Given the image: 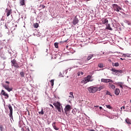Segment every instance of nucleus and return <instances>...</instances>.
<instances>
[{
    "label": "nucleus",
    "instance_id": "1",
    "mask_svg": "<svg viewBox=\"0 0 131 131\" xmlns=\"http://www.w3.org/2000/svg\"><path fill=\"white\" fill-rule=\"evenodd\" d=\"M88 91L89 93H92L94 94L96 92H100V91H101V87L92 86L88 88Z\"/></svg>",
    "mask_w": 131,
    "mask_h": 131
},
{
    "label": "nucleus",
    "instance_id": "2",
    "mask_svg": "<svg viewBox=\"0 0 131 131\" xmlns=\"http://www.w3.org/2000/svg\"><path fill=\"white\" fill-rule=\"evenodd\" d=\"M54 106L56 108L57 110H58V112L61 113V110H62V112L63 111V106H62V105H61V103L59 102H56L53 103Z\"/></svg>",
    "mask_w": 131,
    "mask_h": 131
},
{
    "label": "nucleus",
    "instance_id": "3",
    "mask_svg": "<svg viewBox=\"0 0 131 131\" xmlns=\"http://www.w3.org/2000/svg\"><path fill=\"white\" fill-rule=\"evenodd\" d=\"M113 8L114 11L116 12H120V10H122V8L121 7L118 6L117 4H113Z\"/></svg>",
    "mask_w": 131,
    "mask_h": 131
},
{
    "label": "nucleus",
    "instance_id": "4",
    "mask_svg": "<svg viewBox=\"0 0 131 131\" xmlns=\"http://www.w3.org/2000/svg\"><path fill=\"white\" fill-rule=\"evenodd\" d=\"M11 66L14 67L15 68L18 69L19 68V64L17 63V61L15 59H13L11 60Z\"/></svg>",
    "mask_w": 131,
    "mask_h": 131
},
{
    "label": "nucleus",
    "instance_id": "5",
    "mask_svg": "<svg viewBox=\"0 0 131 131\" xmlns=\"http://www.w3.org/2000/svg\"><path fill=\"white\" fill-rule=\"evenodd\" d=\"M101 82H104L105 83H108V82H111L112 83H114V81L111 80V79H104L102 78L101 80Z\"/></svg>",
    "mask_w": 131,
    "mask_h": 131
},
{
    "label": "nucleus",
    "instance_id": "6",
    "mask_svg": "<svg viewBox=\"0 0 131 131\" xmlns=\"http://www.w3.org/2000/svg\"><path fill=\"white\" fill-rule=\"evenodd\" d=\"M74 100V96L73 95V92L70 93V96H69V98L68 100L69 103H71V101H73Z\"/></svg>",
    "mask_w": 131,
    "mask_h": 131
},
{
    "label": "nucleus",
    "instance_id": "7",
    "mask_svg": "<svg viewBox=\"0 0 131 131\" xmlns=\"http://www.w3.org/2000/svg\"><path fill=\"white\" fill-rule=\"evenodd\" d=\"M111 71H113V72L115 73V74L116 75H118L119 73H122V70H116L114 68L112 69Z\"/></svg>",
    "mask_w": 131,
    "mask_h": 131
},
{
    "label": "nucleus",
    "instance_id": "8",
    "mask_svg": "<svg viewBox=\"0 0 131 131\" xmlns=\"http://www.w3.org/2000/svg\"><path fill=\"white\" fill-rule=\"evenodd\" d=\"M8 108L10 110L9 116L10 117H13V107H12V105L9 104Z\"/></svg>",
    "mask_w": 131,
    "mask_h": 131
},
{
    "label": "nucleus",
    "instance_id": "9",
    "mask_svg": "<svg viewBox=\"0 0 131 131\" xmlns=\"http://www.w3.org/2000/svg\"><path fill=\"white\" fill-rule=\"evenodd\" d=\"M79 22V20L77 18V16H76L73 20L72 24L73 25H76Z\"/></svg>",
    "mask_w": 131,
    "mask_h": 131
},
{
    "label": "nucleus",
    "instance_id": "10",
    "mask_svg": "<svg viewBox=\"0 0 131 131\" xmlns=\"http://www.w3.org/2000/svg\"><path fill=\"white\" fill-rule=\"evenodd\" d=\"M1 94L3 95V96H4L5 97V99H8L9 98V94H8L7 93H6L4 90H2L1 92Z\"/></svg>",
    "mask_w": 131,
    "mask_h": 131
},
{
    "label": "nucleus",
    "instance_id": "11",
    "mask_svg": "<svg viewBox=\"0 0 131 131\" xmlns=\"http://www.w3.org/2000/svg\"><path fill=\"white\" fill-rule=\"evenodd\" d=\"M71 109H72V106L69 104H67L64 108V110L66 111H71Z\"/></svg>",
    "mask_w": 131,
    "mask_h": 131
},
{
    "label": "nucleus",
    "instance_id": "12",
    "mask_svg": "<svg viewBox=\"0 0 131 131\" xmlns=\"http://www.w3.org/2000/svg\"><path fill=\"white\" fill-rule=\"evenodd\" d=\"M3 88L7 90L8 92H11L13 89L9 88V85H3Z\"/></svg>",
    "mask_w": 131,
    "mask_h": 131
},
{
    "label": "nucleus",
    "instance_id": "13",
    "mask_svg": "<svg viewBox=\"0 0 131 131\" xmlns=\"http://www.w3.org/2000/svg\"><path fill=\"white\" fill-rule=\"evenodd\" d=\"M113 83H111H111L110 82V83H108V88L111 90H114V89H115V85Z\"/></svg>",
    "mask_w": 131,
    "mask_h": 131
},
{
    "label": "nucleus",
    "instance_id": "14",
    "mask_svg": "<svg viewBox=\"0 0 131 131\" xmlns=\"http://www.w3.org/2000/svg\"><path fill=\"white\" fill-rule=\"evenodd\" d=\"M6 11H7V17H9V16H10V14H12V10H9L8 9H7L6 10Z\"/></svg>",
    "mask_w": 131,
    "mask_h": 131
},
{
    "label": "nucleus",
    "instance_id": "15",
    "mask_svg": "<svg viewBox=\"0 0 131 131\" xmlns=\"http://www.w3.org/2000/svg\"><path fill=\"white\" fill-rule=\"evenodd\" d=\"M52 126L53 127V128H54V129H55V130H59V128L57 127V126H56V122H54L52 123Z\"/></svg>",
    "mask_w": 131,
    "mask_h": 131
},
{
    "label": "nucleus",
    "instance_id": "16",
    "mask_svg": "<svg viewBox=\"0 0 131 131\" xmlns=\"http://www.w3.org/2000/svg\"><path fill=\"white\" fill-rule=\"evenodd\" d=\"M120 93V90L119 89H116L115 90V94L116 96H118Z\"/></svg>",
    "mask_w": 131,
    "mask_h": 131
},
{
    "label": "nucleus",
    "instance_id": "17",
    "mask_svg": "<svg viewBox=\"0 0 131 131\" xmlns=\"http://www.w3.org/2000/svg\"><path fill=\"white\" fill-rule=\"evenodd\" d=\"M19 4L20 6H25V0H19Z\"/></svg>",
    "mask_w": 131,
    "mask_h": 131
},
{
    "label": "nucleus",
    "instance_id": "18",
    "mask_svg": "<svg viewBox=\"0 0 131 131\" xmlns=\"http://www.w3.org/2000/svg\"><path fill=\"white\" fill-rule=\"evenodd\" d=\"M94 57V54H90L88 57H87V61H90V60H91V59H92V58H93Z\"/></svg>",
    "mask_w": 131,
    "mask_h": 131
},
{
    "label": "nucleus",
    "instance_id": "19",
    "mask_svg": "<svg viewBox=\"0 0 131 131\" xmlns=\"http://www.w3.org/2000/svg\"><path fill=\"white\" fill-rule=\"evenodd\" d=\"M82 83H88V82H90L87 78H84L83 80L82 81Z\"/></svg>",
    "mask_w": 131,
    "mask_h": 131
},
{
    "label": "nucleus",
    "instance_id": "20",
    "mask_svg": "<svg viewBox=\"0 0 131 131\" xmlns=\"http://www.w3.org/2000/svg\"><path fill=\"white\" fill-rule=\"evenodd\" d=\"M103 24H108V19L107 18L102 19Z\"/></svg>",
    "mask_w": 131,
    "mask_h": 131
},
{
    "label": "nucleus",
    "instance_id": "21",
    "mask_svg": "<svg viewBox=\"0 0 131 131\" xmlns=\"http://www.w3.org/2000/svg\"><path fill=\"white\" fill-rule=\"evenodd\" d=\"M106 29H108V30H111L112 31V28H111V26H110V24H108L106 25Z\"/></svg>",
    "mask_w": 131,
    "mask_h": 131
},
{
    "label": "nucleus",
    "instance_id": "22",
    "mask_svg": "<svg viewBox=\"0 0 131 131\" xmlns=\"http://www.w3.org/2000/svg\"><path fill=\"white\" fill-rule=\"evenodd\" d=\"M125 122L127 124H131V120L128 118L125 119Z\"/></svg>",
    "mask_w": 131,
    "mask_h": 131
},
{
    "label": "nucleus",
    "instance_id": "23",
    "mask_svg": "<svg viewBox=\"0 0 131 131\" xmlns=\"http://www.w3.org/2000/svg\"><path fill=\"white\" fill-rule=\"evenodd\" d=\"M86 78H87V79H88V81H93V79H91L92 76L90 75L88 76Z\"/></svg>",
    "mask_w": 131,
    "mask_h": 131
},
{
    "label": "nucleus",
    "instance_id": "24",
    "mask_svg": "<svg viewBox=\"0 0 131 131\" xmlns=\"http://www.w3.org/2000/svg\"><path fill=\"white\" fill-rule=\"evenodd\" d=\"M98 66V67L99 68H104V64H103V63H99Z\"/></svg>",
    "mask_w": 131,
    "mask_h": 131
},
{
    "label": "nucleus",
    "instance_id": "25",
    "mask_svg": "<svg viewBox=\"0 0 131 131\" xmlns=\"http://www.w3.org/2000/svg\"><path fill=\"white\" fill-rule=\"evenodd\" d=\"M113 64H114V65H113ZM113 66H115V67H118V66H119V63L116 62L114 63L113 62Z\"/></svg>",
    "mask_w": 131,
    "mask_h": 131
},
{
    "label": "nucleus",
    "instance_id": "26",
    "mask_svg": "<svg viewBox=\"0 0 131 131\" xmlns=\"http://www.w3.org/2000/svg\"><path fill=\"white\" fill-rule=\"evenodd\" d=\"M59 43L58 42H55L54 43V46L56 48V49H58V48H59Z\"/></svg>",
    "mask_w": 131,
    "mask_h": 131
},
{
    "label": "nucleus",
    "instance_id": "27",
    "mask_svg": "<svg viewBox=\"0 0 131 131\" xmlns=\"http://www.w3.org/2000/svg\"><path fill=\"white\" fill-rule=\"evenodd\" d=\"M40 9L41 10L42 9H45L46 8V6L43 5H40L39 6Z\"/></svg>",
    "mask_w": 131,
    "mask_h": 131
},
{
    "label": "nucleus",
    "instance_id": "28",
    "mask_svg": "<svg viewBox=\"0 0 131 131\" xmlns=\"http://www.w3.org/2000/svg\"><path fill=\"white\" fill-rule=\"evenodd\" d=\"M106 94L108 95L109 96H111V97H112V95H111V93L108 91H106Z\"/></svg>",
    "mask_w": 131,
    "mask_h": 131
},
{
    "label": "nucleus",
    "instance_id": "29",
    "mask_svg": "<svg viewBox=\"0 0 131 131\" xmlns=\"http://www.w3.org/2000/svg\"><path fill=\"white\" fill-rule=\"evenodd\" d=\"M20 75L21 76V77H25V76H24V72H20Z\"/></svg>",
    "mask_w": 131,
    "mask_h": 131
},
{
    "label": "nucleus",
    "instance_id": "30",
    "mask_svg": "<svg viewBox=\"0 0 131 131\" xmlns=\"http://www.w3.org/2000/svg\"><path fill=\"white\" fill-rule=\"evenodd\" d=\"M34 28H37L38 27V23H35L34 25Z\"/></svg>",
    "mask_w": 131,
    "mask_h": 131
},
{
    "label": "nucleus",
    "instance_id": "31",
    "mask_svg": "<svg viewBox=\"0 0 131 131\" xmlns=\"http://www.w3.org/2000/svg\"><path fill=\"white\" fill-rule=\"evenodd\" d=\"M105 106L108 109H112V107L110 105H106Z\"/></svg>",
    "mask_w": 131,
    "mask_h": 131
},
{
    "label": "nucleus",
    "instance_id": "32",
    "mask_svg": "<svg viewBox=\"0 0 131 131\" xmlns=\"http://www.w3.org/2000/svg\"><path fill=\"white\" fill-rule=\"evenodd\" d=\"M50 82L51 83V86H54V79H52L50 81Z\"/></svg>",
    "mask_w": 131,
    "mask_h": 131
},
{
    "label": "nucleus",
    "instance_id": "33",
    "mask_svg": "<svg viewBox=\"0 0 131 131\" xmlns=\"http://www.w3.org/2000/svg\"><path fill=\"white\" fill-rule=\"evenodd\" d=\"M39 114H41V115H43V110H41V112H39Z\"/></svg>",
    "mask_w": 131,
    "mask_h": 131
},
{
    "label": "nucleus",
    "instance_id": "34",
    "mask_svg": "<svg viewBox=\"0 0 131 131\" xmlns=\"http://www.w3.org/2000/svg\"><path fill=\"white\" fill-rule=\"evenodd\" d=\"M69 111H66V110H64V113L65 114H66V115H68V112Z\"/></svg>",
    "mask_w": 131,
    "mask_h": 131
},
{
    "label": "nucleus",
    "instance_id": "35",
    "mask_svg": "<svg viewBox=\"0 0 131 131\" xmlns=\"http://www.w3.org/2000/svg\"><path fill=\"white\" fill-rule=\"evenodd\" d=\"M123 57H127V54H123Z\"/></svg>",
    "mask_w": 131,
    "mask_h": 131
},
{
    "label": "nucleus",
    "instance_id": "36",
    "mask_svg": "<svg viewBox=\"0 0 131 131\" xmlns=\"http://www.w3.org/2000/svg\"><path fill=\"white\" fill-rule=\"evenodd\" d=\"M122 109H125V107L124 106H122L121 107V111H122Z\"/></svg>",
    "mask_w": 131,
    "mask_h": 131
},
{
    "label": "nucleus",
    "instance_id": "37",
    "mask_svg": "<svg viewBox=\"0 0 131 131\" xmlns=\"http://www.w3.org/2000/svg\"><path fill=\"white\" fill-rule=\"evenodd\" d=\"M0 128H1V131H3V128H4L3 127V126H1V125H0Z\"/></svg>",
    "mask_w": 131,
    "mask_h": 131
},
{
    "label": "nucleus",
    "instance_id": "38",
    "mask_svg": "<svg viewBox=\"0 0 131 131\" xmlns=\"http://www.w3.org/2000/svg\"><path fill=\"white\" fill-rule=\"evenodd\" d=\"M119 86H120L121 89H123V86H122V85H119Z\"/></svg>",
    "mask_w": 131,
    "mask_h": 131
},
{
    "label": "nucleus",
    "instance_id": "39",
    "mask_svg": "<svg viewBox=\"0 0 131 131\" xmlns=\"http://www.w3.org/2000/svg\"><path fill=\"white\" fill-rule=\"evenodd\" d=\"M6 83H8V84H9L10 83V82L8 81H6Z\"/></svg>",
    "mask_w": 131,
    "mask_h": 131
},
{
    "label": "nucleus",
    "instance_id": "40",
    "mask_svg": "<svg viewBox=\"0 0 131 131\" xmlns=\"http://www.w3.org/2000/svg\"><path fill=\"white\" fill-rule=\"evenodd\" d=\"M50 107H52V108H54V106L52 104H50Z\"/></svg>",
    "mask_w": 131,
    "mask_h": 131
},
{
    "label": "nucleus",
    "instance_id": "41",
    "mask_svg": "<svg viewBox=\"0 0 131 131\" xmlns=\"http://www.w3.org/2000/svg\"><path fill=\"white\" fill-rule=\"evenodd\" d=\"M99 109H100V110H102V109H103V107H102V106H100Z\"/></svg>",
    "mask_w": 131,
    "mask_h": 131
},
{
    "label": "nucleus",
    "instance_id": "42",
    "mask_svg": "<svg viewBox=\"0 0 131 131\" xmlns=\"http://www.w3.org/2000/svg\"><path fill=\"white\" fill-rule=\"evenodd\" d=\"M78 76H79V75H80V72H78Z\"/></svg>",
    "mask_w": 131,
    "mask_h": 131
},
{
    "label": "nucleus",
    "instance_id": "43",
    "mask_svg": "<svg viewBox=\"0 0 131 131\" xmlns=\"http://www.w3.org/2000/svg\"><path fill=\"white\" fill-rule=\"evenodd\" d=\"M127 57L128 58H129V57H130V55H128L127 54Z\"/></svg>",
    "mask_w": 131,
    "mask_h": 131
},
{
    "label": "nucleus",
    "instance_id": "44",
    "mask_svg": "<svg viewBox=\"0 0 131 131\" xmlns=\"http://www.w3.org/2000/svg\"><path fill=\"white\" fill-rule=\"evenodd\" d=\"M80 74H81L82 75L83 74V72H80Z\"/></svg>",
    "mask_w": 131,
    "mask_h": 131
},
{
    "label": "nucleus",
    "instance_id": "45",
    "mask_svg": "<svg viewBox=\"0 0 131 131\" xmlns=\"http://www.w3.org/2000/svg\"><path fill=\"white\" fill-rule=\"evenodd\" d=\"M120 59L121 60H124V58H121Z\"/></svg>",
    "mask_w": 131,
    "mask_h": 131
},
{
    "label": "nucleus",
    "instance_id": "46",
    "mask_svg": "<svg viewBox=\"0 0 131 131\" xmlns=\"http://www.w3.org/2000/svg\"><path fill=\"white\" fill-rule=\"evenodd\" d=\"M90 130L91 131H95V130H94V129H91Z\"/></svg>",
    "mask_w": 131,
    "mask_h": 131
},
{
    "label": "nucleus",
    "instance_id": "47",
    "mask_svg": "<svg viewBox=\"0 0 131 131\" xmlns=\"http://www.w3.org/2000/svg\"><path fill=\"white\" fill-rule=\"evenodd\" d=\"M47 129H49L50 130V129H51V128H47Z\"/></svg>",
    "mask_w": 131,
    "mask_h": 131
},
{
    "label": "nucleus",
    "instance_id": "48",
    "mask_svg": "<svg viewBox=\"0 0 131 131\" xmlns=\"http://www.w3.org/2000/svg\"><path fill=\"white\" fill-rule=\"evenodd\" d=\"M95 107H96V108H97L98 107H99V106H95Z\"/></svg>",
    "mask_w": 131,
    "mask_h": 131
},
{
    "label": "nucleus",
    "instance_id": "49",
    "mask_svg": "<svg viewBox=\"0 0 131 131\" xmlns=\"http://www.w3.org/2000/svg\"><path fill=\"white\" fill-rule=\"evenodd\" d=\"M130 103H131V100H130Z\"/></svg>",
    "mask_w": 131,
    "mask_h": 131
}]
</instances>
